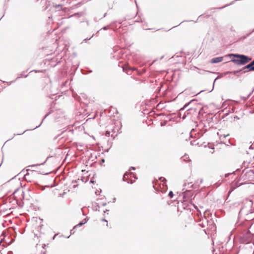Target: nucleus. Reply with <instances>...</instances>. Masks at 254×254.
I'll return each instance as SVG.
<instances>
[{"instance_id":"39448f33","label":"nucleus","mask_w":254,"mask_h":254,"mask_svg":"<svg viewBox=\"0 0 254 254\" xmlns=\"http://www.w3.org/2000/svg\"><path fill=\"white\" fill-rule=\"evenodd\" d=\"M36 172L31 171L30 173H27L24 176L26 180L30 179V177L33 175V174H35Z\"/></svg>"},{"instance_id":"1a4fd4ad","label":"nucleus","mask_w":254,"mask_h":254,"mask_svg":"<svg viewBox=\"0 0 254 254\" xmlns=\"http://www.w3.org/2000/svg\"><path fill=\"white\" fill-rule=\"evenodd\" d=\"M159 180L162 182H166V179L163 178V177H161L159 178Z\"/></svg>"},{"instance_id":"f257e3e1","label":"nucleus","mask_w":254,"mask_h":254,"mask_svg":"<svg viewBox=\"0 0 254 254\" xmlns=\"http://www.w3.org/2000/svg\"><path fill=\"white\" fill-rule=\"evenodd\" d=\"M230 56H233L236 59H232L231 62L238 65H244L251 61V58L243 55L231 54Z\"/></svg>"},{"instance_id":"7ed1b4c3","label":"nucleus","mask_w":254,"mask_h":254,"mask_svg":"<svg viewBox=\"0 0 254 254\" xmlns=\"http://www.w3.org/2000/svg\"><path fill=\"white\" fill-rule=\"evenodd\" d=\"M223 60V57H217L213 58L211 60V63L212 64L222 62Z\"/></svg>"},{"instance_id":"6e6552de","label":"nucleus","mask_w":254,"mask_h":254,"mask_svg":"<svg viewBox=\"0 0 254 254\" xmlns=\"http://www.w3.org/2000/svg\"><path fill=\"white\" fill-rule=\"evenodd\" d=\"M169 197H170V198H172V197H173V196H174V194H173V192L172 191H170V192H169Z\"/></svg>"},{"instance_id":"f03ea898","label":"nucleus","mask_w":254,"mask_h":254,"mask_svg":"<svg viewBox=\"0 0 254 254\" xmlns=\"http://www.w3.org/2000/svg\"><path fill=\"white\" fill-rule=\"evenodd\" d=\"M244 69H248V71L254 70V60L251 63L244 67Z\"/></svg>"},{"instance_id":"20e7f679","label":"nucleus","mask_w":254,"mask_h":254,"mask_svg":"<svg viewBox=\"0 0 254 254\" xmlns=\"http://www.w3.org/2000/svg\"><path fill=\"white\" fill-rule=\"evenodd\" d=\"M62 191L58 189H55L53 190L54 194L55 196L59 197L60 196L62 195Z\"/></svg>"},{"instance_id":"423d86ee","label":"nucleus","mask_w":254,"mask_h":254,"mask_svg":"<svg viewBox=\"0 0 254 254\" xmlns=\"http://www.w3.org/2000/svg\"><path fill=\"white\" fill-rule=\"evenodd\" d=\"M132 174H127V173H125L123 176V180L124 181H126V180H127L128 179V176L129 175H131Z\"/></svg>"},{"instance_id":"0eeeda50","label":"nucleus","mask_w":254,"mask_h":254,"mask_svg":"<svg viewBox=\"0 0 254 254\" xmlns=\"http://www.w3.org/2000/svg\"><path fill=\"white\" fill-rule=\"evenodd\" d=\"M102 222L104 223L103 225H105L106 226H108V221L105 219H102Z\"/></svg>"},{"instance_id":"f8f14e48","label":"nucleus","mask_w":254,"mask_h":254,"mask_svg":"<svg viewBox=\"0 0 254 254\" xmlns=\"http://www.w3.org/2000/svg\"><path fill=\"white\" fill-rule=\"evenodd\" d=\"M233 190V189H232L229 191V193H230L232 190Z\"/></svg>"},{"instance_id":"9b49d317","label":"nucleus","mask_w":254,"mask_h":254,"mask_svg":"<svg viewBox=\"0 0 254 254\" xmlns=\"http://www.w3.org/2000/svg\"><path fill=\"white\" fill-rule=\"evenodd\" d=\"M61 5H56L55 6V7H56V8H58V7H61Z\"/></svg>"},{"instance_id":"9d476101","label":"nucleus","mask_w":254,"mask_h":254,"mask_svg":"<svg viewBox=\"0 0 254 254\" xmlns=\"http://www.w3.org/2000/svg\"><path fill=\"white\" fill-rule=\"evenodd\" d=\"M163 187L164 188V190H163V191H166V189H167V186H166V185H165V186H164V185H163Z\"/></svg>"},{"instance_id":"ddd939ff","label":"nucleus","mask_w":254,"mask_h":254,"mask_svg":"<svg viewBox=\"0 0 254 254\" xmlns=\"http://www.w3.org/2000/svg\"><path fill=\"white\" fill-rule=\"evenodd\" d=\"M237 72H238V71H234V74H236Z\"/></svg>"}]
</instances>
